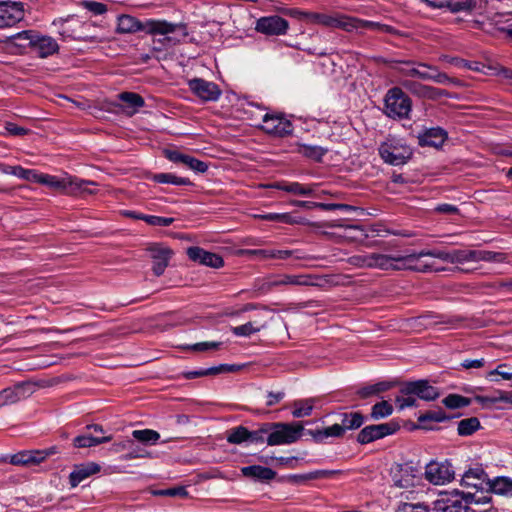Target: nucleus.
I'll return each instance as SVG.
<instances>
[{"mask_svg":"<svg viewBox=\"0 0 512 512\" xmlns=\"http://www.w3.org/2000/svg\"><path fill=\"white\" fill-rule=\"evenodd\" d=\"M178 27V24L170 23L165 20L149 19L145 22H140L135 17L126 14L120 15L117 18V32L121 34L145 31L153 35H168L175 32Z\"/></svg>","mask_w":512,"mask_h":512,"instance_id":"obj_1","label":"nucleus"},{"mask_svg":"<svg viewBox=\"0 0 512 512\" xmlns=\"http://www.w3.org/2000/svg\"><path fill=\"white\" fill-rule=\"evenodd\" d=\"M378 152L384 163L392 166H400L406 164L412 157V149L407 143L395 136H389L383 141Z\"/></svg>","mask_w":512,"mask_h":512,"instance_id":"obj_2","label":"nucleus"},{"mask_svg":"<svg viewBox=\"0 0 512 512\" xmlns=\"http://www.w3.org/2000/svg\"><path fill=\"white\" fill-rule=\"evenodd\" d=\"M322 26L328 28H339L347 32L358 31L362 29H371V30H384L386 26L381 25L377 22L366 21L362 19H357L353 17H349L340 13H324L323 19L321 22Z\"/></svg>","mask_w":512,"mask_h":512,"instance_id":"obj_3","label":"nucleus"},{"mask_svg":"<svg viewBox=\"0 0 512 512\" xmlns=\"http://www.w3.org/2000/svg\"><path fill=\"white\" fill-rule=\"evenodd\" d=\"M412 109L411 99L399 87L389 89L384 98V113L393 119H407Z\"/></svg>","mask_w":512,"mask_h":512,"instance_id":"obj_4","label":"nucleus"},{"mask_svg":"<svg viewBox=\"0 0 512 512\" xmlns=\"http://www.w3.org/2000/svg\"><path fill=\"white\" fill-rule=\"evenodd\" d=\"M266 442L270 446L287 445L298 441L304 430L302 423H272Z\"/></svg>","mask_w":512,"mask_h":512,"instance_id":"obj_5","label":"nucleus"},{"mask_svg":"<svg viewBox=\"0 0 512 512\" xmlns=\"http://www.w3.org/2000/svg\"><path fill=\"white\" fill-rule=\"evenodd\" d=\"M432 512H468L465 492L453 490L440 493L433 502Z\"/></svg>","mask_w":512,"mask_h":512,"instance_id":"obj_6","label":"nucleus"},{"mask_svg":"<svg viewBox=\"0 0 512 512\" xmlns=\"http://www.w3.org/2000/svg\"><path fill=\"white\" fill-rule=\"evenodd\" d=\"M424 476L433 485H445L455 478V471L448 461H431L425 467Z\"/></svg>","mask_w":512,"mask_h":512,"instance_id":"obj_7","label":"nucleus"},{"mask_svg":"<svg viewBox=\"0 0 512 512\" xmlns=\"http://www.w3.org/2000/svg\"><path fill=\"white\" fill-rule=\"evenodd\" d=\"M58 33L63 38L82 39L87 36V28L90 24L84 23L79 17L71 15L53 21Z\"/></svg>","mask_w":512,"mask_h":512,"instance_id":"obj_8","label":"nucleus"},{"mask_svg":"<svg viewBox=\"0 0 512 512\" xmlns=\"http://www.w3.org/2000/svg\"><path fill=\"white\" fill-rule=\"evenodd\" d=\"M434 250L421 251L416 254H408L401 256V270L409 269L417 272H428L436 270L434 267V262L431 258H436L431 253Z\"/></svg>","mask_w":512,"mask_h":512,"instance_id":"obj_9","label":"nucleus"},{"mask_svg":"<svg viewBox=\"0 0 512 512\" xmlns=\"http://www.w3.org/2000/svg\"><path fill=\"white\" fill-rule=\"evenodd\" d=\"M288 29V21L278 15L260 17L255 23V30L267 36L285 35Z\"/></svg>","mask_w":512,"mask_h":512,"instance_id":"obj_10","label":"nucleus"},{"mask_svg":"<svg viewBox=\"0 0 512 512\" xmlns=\"http://www.w3.org/2000/svg\"><path fill=\"white\" fill-rule=\"evenodd\" d=\"M399 429L396 422L381 423L364 427L357 436L361 444H367L388 435L394 434Z\"/></svg>","mask_w":512,"mask_h":512,"instance_id":"obj_11","label":"nucleus"},{"mask_svg":"<svg viewBox=\"0 0 512 512\" xmlns=\"http://www.w3.org/2000/svg\"><path fill=\"white\" fill-rule=\"evenodd\" d=\"M21 37H24V40H29L27 43L30 44L31 50L41 58L51 56L59 50L56 40L50 36L35 32L34 38H29L27 33L22 34Z\"/></svg>","mask_w":512,"mask_h":512,"instance_id":"obj_12","label":"nucleus"},{"mask_svg":"<svg viewBox=\"0 0 512 512\" xmlns=\"http://www.w3.org/2000/svg\"><path fill=\"white\" fill-rule=\"evenodd\" d=\"M261 128L268 134L274 136H286L292 133V123L281 115L266 113L262 118Z\"/></svg>","mask_w":512,"mask_h":512,"instance_id":"obj_13","label":"nucleus"},{"mask_svg":"<svg viewBox=\"0 0 512 512\" xmlns=\"http://www.w3.org/2000/svg\"><path fill=\"white\" fill-rule=\"evenodd\" d=\"M489 477L482 466L470 467L461 478V486L475 489L476 492L486 491Z\"/></svg>","mask_w":512,"mask_h":512,"instance_id":"obj_14","label":"nucleus"},{"mask_svg":"<svg viewBox=\"0 0 512 512\" xmlns=\"http://www.w3.org/2000/svg\"><path fill=\"white\" fill-rule=\"evenodd\" d=\"M188 86L203 101H217L221 95V90L217 84L202 78L191 79Z\"/></svg>","mask_w":512,"mask_h":512,"instance_id":"obj_15","label":"nucleus"},{"mask_svg":"<svg viewBox=\"0 0 512 512\" xmlns=\"http://www.w3.org/2000/svg\"><path fill=\"white\" fill-rule=\"evenodd\" d=\"M24 18V6L21 2H0V27L13 26Z\"/></svg>","mask_w":512,"mask_h":512,"instance_id":"obj_16","label":"nucleus"},{"mask_svg":"<svg viewBox=\"0 0 512 512\" xmlns=\"http://www.w3.org/2000/svg\"><path fill=\"white\" fill-rule=\"evenodd\" d=\"M420 476L421 473L418 468L412 464H404L394 472L393 483L399 488H411L421 480Z\"/></svg>","mask_w":512,"mask_h":512,"instance_id":"obj_17","label":"nucleus"},{"mask_svg":"<svg viewBox=\"0 0 512 512\" xmlns=\"http://www.w3.org/2000/svg\"><path fill=\"white\" fill-rule=\"evenodd\" d=\"M153 261L152 270L156 276L164 273L172 256V251L162 244H152L146 249Z\"/></svg>","mask_w":512,"mask_h":512,"instance_id":"obj_18","label":"nucleus"},{"mask_svg":"<svg viewBox=\"0 0 512 512\" xmlns=\"http://www.w3.org/2000/svg\"><path fill=\"white\" fill-rule=\"evenodd\" d=\"M437 259L451 264L477 262V250L456 249L452 251L434 250L432 253Z\"/></svg>","mask_w":512,"mask_h":512,"instance_id":"obj_19","label":"nucleus"},{"mask_svg":"<svg viewBox=\"0 0 512 512\" xmlns=\"http://www.w3.org/2000/svg\"><path fill=\"white\" fill-rule=\"evenodd\" d=\"M55 449L21 451L9 457V462L13 465L31 466L41 463L48 455L54 454Z\"/></svg>","mask_w":512,"mask_h":512,"instance_id":"obj_20","label":"nucleus"},{"mask_svg":"<svg viewBox=\"0 0 512 512\" xmlns=\"http://www.w3.org/2000/svg\"><path fill=\"white\" fill-rule=\"evenodd\" d=\"M36 183H41L55 190L64 192H73V186H76L78 189L81 188V184L77 180H72L66 177L60 178L57 176L41 173L37 174Z\"/></svg>","mask_w":512,"mask_h":512,"instance_id":"obj_21","label":"nucleus"},{"mask_svg":"<svg viewBox=\"0 0 512 512\" xmlns=\"http://www.w3.org/2000/svg\"><path fill=\"white\" fill-rule=\"evenodd\" d=\"M187 255L192 261L208 267L220 268L224 265V261L221 256L216 253L206 251L200 247L188 248Z\"/></svg>","mask_w":512,"mask_h":512,"instance_id":"obj_22","label":"nucleus"},{"mask_svg":"<svg viewBox=\"0 0 512 512\" xmlns=\"http://www.w3.org/2000/svg\"><path fill=\"white\" fill-rule=\"evenodd\" d=\"M30 384L20 383L14 387H9L0 391V407L8 404H13L25 397L30 393Z\"/></svg>","mask_w":512,"mask_h":512,"instance_id":"obj_23","label":"nucleus"},{"mask_svg":"<svg viewBox=\"0 0 512 512\" xmlns=\"http://www.w3.org/2000/svg\"><path fill=\"white\" fill-rule=\"evenodd\" d=\"M407 391L414 393L416 398L424 401H433L439 397L437 388L433 387L426 380H419L407 384Z\"/></svg>","mask_w":512,"mask_h":512,"instance_id":"obj_24","label":"nucleus"},{"mask_svg":"<svg viewBox=\"0 0 512 512\" xmlns=\"http://www.w3.org/2000/svg\"><path fill=\"white\" fill-rule=\"evenodd\" d=\"M395 69L403 76L417 77L423 80H427L430 77L429 69L430 66L423 63L414 62H398V66Z\"/></svg>","mask_w":512,"mask_h":512,"instance_id":"obj_25","label":"nucleus"},{"mask_svg":"<svg viewBox=\"0 0 512 512\" xmlns=\"http://www.w3.org/2000/svg\"><path fill=\"white\" fill-rule=\"evenodd\" d=\"M433 7L448 6L452 12L471 11L476 7L477 0H423Z\"/></svg>","mask_w":512,"mask_h":512,"instance_id":"obj_26","label":"nucleus"},{"mask_svg":"<svg viewBox=\"0 0 512 512\" xmlns=\"http://www.w3.org/2000/svg\"><path fill=\"white\" fill-rule=\"evenodd\" d=\"M95 473L96 463L94 462L75 465L73 471L69 475L70 484L72 487H76Z\"/></svg>","mask_w":512,"mask_h":512,"instance_id":"obj_27","label":"nucleus"},{"mask_svg":"<svg viewBox=\"0 0 512 512\" xmlns=\"http://www.w3.org/2000/svg\"><path fill=\"white\" fill-rule=\"evenodd\" d=\"M447 133L442 128H431L419 137V144L439 148L445 142Z\"/></svg>","mask_w":512,"mask_h":512,"instance_id":"obj_28","label":"nucleus"},{"mask_svg":"<svg viewBox=\"0 0 512 512\" xmlns=\"http://www.w3.org/2000/svg\"><path fill=\"white\" fill-rule=\"evenodd\" d=\"M119 100L121 101L123 111L130 116L144 106V99L139 94L133 92L121 93Z\"/></svg>","mask_w":512,"mask_h":512,"instance_id":"obj_29","label":"nucleus"},{"mask_svg":"<svg viewBox=\"0 0 512 512\" xmlns=\"http://www.w3.org/2000/svg\"><path fill=\"white\" fill-rule=\"evenodd\" d=\"M485 492L512 497V479L504 476L495 477L494 479L489 478V485H487Z\"/></svg>","mask_w":512,"mask_h":512,"instance_id":"obj_30","label":"nucleus"},{"mask_svg":"<svg viewBox=\"0 0 512 512\" xmlns=\"http://www.w3.org/2000/svg\"><path fill=\"white\" fill-rule=\"evenodd\" d=\"M401 256L393 257L384 254L372 253L371 268L382 270H401Z\"/></svg>","mask_w":512,"mask_h":512,"instance_id":"obj_31","label":"nucleus"},{"mask_svg":"<svg viewBox=\"0 0 512 512\" xmlns=\"http://www.w3.org/2000/svg\"><path fill=\"white\" fill-rule=\"evenodd\" d=\"M401 85L414 95L423 98L434 99L438 96L437 90L433 87L423 85L413 80H403Z\"/></svg>","mask_w":512,"mask_h":512,"instance_id":"obj_32","label":"nucleus"},{"mask_svg":"<svg viewBox=\"0 0 512 512\" xmlns=\"http://www.w3.org/2000/svg\"><path fill=\"white\" fill-rule=\"evenodd\" d=\"M272 187L299 196H311L314 192V188L312 186L303 185L298 182L282 181L275 183Z\"/></svg>","mask_w":512,"mask_h":512,"instance_id":"obj_33","label":"nucleus"},{"mask_svg":"<svg viewBox=\"0 0 512 512\" xmlns=\"http://www.w3.org/2000/svg\"><path fill=\"white\" fill-rule=\"evenodd\" d=\"M241 473L245 477L260 481L272 480L276 475V473L272 469L260 465H251L243 467L241 469Z\"/></svg>","mask_w":512,"mask_h":512,"instance_id":"obj_34","label":"nucleus"},{"mask_svg":"<svg viewBox=\"0 0 512 512\" xmlns=\"http://www.w3.org/2000/svg\"><path fill=\"white\" fill-rule=\"evenodd\" d=\"M317 402L316 398H306L295 400L292 403V415L295 418L308 417L312 414V411Z\"/></svg>","mask_w":512,"mask_h":512,"instance_id":"obj_35","label":"nucleus"},{"mask_svg":"<svg viewBox=\"0 0 512 512\" xmlns=\"http://www.w3.org/2000/svg\"><path fill=\"white\" fill-rule=\"evenodd\" d=\"M308 434L311 435L316 442H323L329 437H341L344 434V427L340 424H334L324 429L309 430Z\"/></svg>","mask_w":512,"mask_h":512,"instance_id":"obj_36","label":"nucleus"},{"mask_svg":"<svg viewBox=\"0 0 512 512\" xmlns=\"http://www.w3.org/2000/svg\"><path fill=\"white\" fill-rule=\"evenodd\" d=\"M273 286L292 285L308 286L311 284L310 277L307 275H281L271 283Z\"/></svg>","mask_w":512,"mask_h":512,"instance_id":"obj_37","label":"nucleus"},{"mask_svg":"<svg viewBox=\"0 0 512 512\" xmlns=\"http://www.w3.org/2000/svg\"><path fill=\"white\" fill-rule=\"evenodd\" d=\"M297 151L307 158L315 161H321L322 157L326 154L327 149L316 145L300 144Z\"/></svg>","mask_w":512,"mask_h":512,"instance_id":"obj_38","label":"nucleus"},{"mask_svg":"<svg viewBox=\"0 0 512 512\" xmlns=\"http://www.w3.org/2000/svg\"><path fill=\"white\" fill-rule=\"evenodd\" d=\"M152 180L161 184H173L177 186H186L190 184L188 178L178 177L172 173H158L152 176Z\"/></svg>","mask_w":512,"mask_h":512,"instance_id":"obj_39","label":"nucleus"},{"mask_svg":"<svg viewBox=\"0 0 512 512\" xmlns=\"http://www.w3.org/2000/svg\"><path fill=\"white\" fill-rule=\"evenodd\" d=\"M6 174L14 175L18 178L36 182L38 172L32 169H25L21 166H6L3 169Z\"/></svg>","mask_w":512,"mask_h":512,"instance_id":"obj_40","label":"nucleus"},{"mask_svg":"<svg viewBox=\"0 0 512 512\" xmlns=\"http://www.w3.org/2000/svg\"><path fill=\"white\" fill-rule=\"evenodd\" d=\"M493 262V263H507L509 262L508 255L502 252L477 250V262Z\"/></svg>","mask_w":512,"mask_h":512,"instance_id":"obj_41","label":"nucleus"},{"mask_svg":"<svg viewBox=\"0 0 512 512\" xmlns=\"http://www.w3.org/2000/svg\"><path fill=\"white\" fill-rule=\"evenodd\" d=\"M132 436L144 444H155L160 439V434L152 429L134 430Z\"/></svg>","mask_w":512,"mask_h":512,"instance_id":"obj_42","label":"nucleus"},{"mask_svg":"<svg viewBox=\"0 0 512 512\" xmlns=\"http://www.w3.org/2000/svg\"><path fill=\"white\" fill-rule=\"evenodd\" d=\"M363 416L359 412L344 413L342 415L341 424L346 430L357 429L363 424Z\"/></svg>","mask_w":512,"mask_h":512,"instance_id":"obj_43","label":"nucleus"},{"mask_svg":"<svg viewBox=\"0 0 512 512\" xmlns=\"http://www.w3.org/2000/svg\"><path fill=\"white\" fill-rule=\"evenodd\" d=\"M265 327V324H259L257 322H247L243 325H239L232 328V332L236 336L248 337L252 334L259 332Z\"/></svg>","mask_w":512,"mask_h":512,"instance_id":"obj_44","label":"nucleus"},{"mask_svg":"<svg viewBox=\"0 0 512 512\" xmlns=\"http://www.w3.org/2000/svg\"><path fill=\"white\" fill-rule=\"evenodd\" d=\"M480 428V422L476 417L466 418L458 423V434L461 436H469Z\"/></svg>","mask_w":512,"mask_h":512,"instance_id":"obj_45","label":"nucleus"},{"mask_svg":"<svg viewBox=\"0 0 512 512\" xmlns=\"http://www.w3.org/2000/svg\"><path fill=\"white\" fill-rule=\"evenodd\" d=\"M249 430L243 426L235 427L228 431L227 441L231 444H241L248 442Z\"/></svg>","mask_w":512,"mask_h":512,"instance_id":"obj_46","label":"nucleus"},{"mask_svg":"<svg viewBox=\"0 0 512 512\" xmlns=\"http://www.w3.org/2000/svg\"><path fill=\"white\" fill-rule=\"evenodd\" d=\"M393 407L387 401H381L373 405L371 409V418L379 420L392 414Z\"/></svg>","mask_w":512,"mask_h":512,"instance_id":"obj_47","label":"nucleus"},{"mask_svg":"<svg viewBox=\"0 0 512 512\" xmlns=\"http://www.w3.org/2000/svg\"><path fill=\"white\" fill-rule=\"evenodd\" d=\"M400 410L417 405V398L414 393L407 391V385L401 390V394L395 399Z\"/></svg>","mask_w":512,"mask_h":512,"instance_id":"obj_48","label":"nucleus"},{"mask_svg":"<svg viewBox=\"0 0 512 512\" xmlns=\"http://www.w3.org/2000/svg\"><path fill=\"white\" fill-rule=\"evenodd\" d=\"M448 419L446 414L442 410L437 411H429L427 413L421 414L418 416V422L422 425L423 428L428 429L427 426H425V423L427 421H434L437 423L444 422Z\"/></svg>","mask_w":512,"mask_h":512,"instance_id":"obj_49","label":"nucleus"},{"mask_svg":"<svg viewBox=\"0 0 512 512\" xmlns=\"http://www.w3.org/2000/svg\"><path fill=\"white\" fill-rule=\"evenodd\" d=\"M442 402L447 408L450 409H457L468 406L470 404V400L468 398L458 394H449L443 399Z\"/></svg>","mask_w":512,"mask_h":512,"instance_id":"obj_50","label":"nucleus"},{"mask_svg":"<svg viewBox=\"0 0 512 512\" xmlns=\"http://www.w3.org/2000/svg\"><path fill=\"white\" fill-rule=\"evenodd\" d=\"M259 218L266 221H277L286 224L299 223V221L289 213H267L264 215H260Z\"/></svg>","mask_w":512,"mask_h":512,"instance_id":"obj_51","label":"nucleus"},{"mask_svg":"<svg viewBox=\"0 0 512 512\" xmlns=\"http://www.w3.org/2000/svg\"><path fill=\"white\" fill-rule=\"evenodd\" d=\"M483 492L484 491L480 492V495L477 494L478 492L465 493V499L467 501V508L469 507V504H478V505L490 504L491 503V496L489 495L490 492H486V494H484Z\"/></svg>","mask_w":512,"mask_h":512,"instance_id":"obj_52","label":"nucleus"},{"mask_svg":"<svg viewBox=\"0 0 512 512\" xmlns=\"http://www.w3.org/2000/svg\"><path fill=\"white\" fill-rule=\"evenodd\" d=\"M307 259V257L301 253L299 250H275L272 249L271 259Z\"/></svg>","mask_w":512,"mask_h":512,"instance_id":"obj_53","label":"nucleus"},{"mask_svg":"<svg viewBox=\"0 0 512 512\" xmlns=\"http://www.w3.org/2000/svg\"><path fill=\"white\" fill-rule=\"evenodd\" d=\"M24 33H27L29 38H34V31L25 30L10 36L11 44L22 49L30 48V44L27 43L29 40H24V37H21Z\"/></svg>","mask_w":512,"mask_h":512,"instance_id":"obj_54","label":"nucleus"},{"mask_svg":"<svg viewBox=\"0 0 512 512\" xmlns=\"http://www.w3.org/2000/svg\"><path fill=\"white\" fill-rule=\"evenodd\" d=\"M142 220L151 226H162V227L170 226L174 222V218L161 217V216H155V215H146V217H142Z\"/></svg>","mask_w":512,"mask_h":512,"instance_id":"obj_55","label":"nucleus"},{"mask_svg":"<svg viewBox=\"0 0 512 512\" xmlns=\"http://www.w3.org/2000/svg\"><path fill=\"white\" fill-rule=\"evenodd\" d=\"M184 165L186 167H188L189 169H191L195 172H198V173H204L208 170L207 163H205L197 158H194L190 155L187 156Z\"/></svg>","mask_w":512,"mask_h":512,"instance_id":"obj_56","label":"nucleus"},{"mask_svg":"<svg viewBox=\"0 0 512 512\" xmlns=\"http://www.w3.org/2000/svg\"><path fill=\"white\" fill-rule=\"evenodd\" d=\"M73 444L77 448L93 447L96 445V438L91 433L81 434L74 438Z\"/></svg>","mask_w":512,"mask_h":512,"instance_id":"obj_57","label":"nucleus"},{"mask_svg":"<svg viewBox=\"0 0 512 512\" xmlns=\"http://www.w3.org/2000/svg\"><path fill=\"white\" fill-rule=\"evenodd\" d=\"M270 433L269 424H265L259 430L249 431L248 442L249 443H263L265 441L264 435Z\"/></svg>","mask_w":512,"mask_h":512,"instance_id":"obj_58","label":"nucleus"},{"mask_svg":"<svg viewBox=\"0 0 512 512\" xmlns=\"http://www.w3.org/2000/svg\"><path fill=\"white\" fill-rule=\"evenodd\" d=\"M221 346L220 342H200L193 345H188L185 348L196 352H205L208 350H215Z\"/></svg>","mask_w":512,"mask_h":512,"instance_id":"obj_59","label":"nucleus"},{"mask_svg":"<svg viewBox=\"0 0 512 512\" xmlns=\"http://www.w3.org/2000/svg\"><path fill=\"white\" fill-rule=\"evenodd\" d=\"M164 156L171 162L181 163L184 165L188 154H184L178 150L166 149L164 150Z\"/></svg>","mask_w":512,"mask_h":512,"instance_id":"obj_60","label":"nucleus"},{"mask_svg":"<svg viewBox=\"0 0 512 512\" xmlns=\"http://www.w3.org/2000/svg\"><path fill=\"white\" fill-rule=\"evenodd\" d=\"M4 130L5 132H3V134H8L12 136H24L28 133V129L17 126L12 122H6L4 124Z\"/></svg>","mask_w":512,"mask_h":512,"instance_id":"obj_61","label":"nucleus"},{"mask_svg":"<svg viewBox=\"0 0 512 512\" xmlns=\"http://www.w3.org/2000/svg\"><path fill=\"white\" fill-rule=\"evenodd\" d=\"M372 254L368 255H356L349 258V262L352 265L358 267H368L371 268Z\"/></svg>","mask_w":512,"mask_h":512,"instance_id":"obj_62","label":"nucleus"},{"mask_svg":"<svg viewBox=\"0 0 512 512\" xmlns=\"http://www.w3.org/2000/svg\"><path fill=\"white\" fill-rule=\"evenodd\" d=\"M149 456V453L142 447L136 446L132 448L128 453L122 455L123 460H131L138 458H146Z\"/></svg>","mask_w":512,"mask_h":512,"instance_id":"obj_63","label":"nucleus"},{"mask_svg":"<svg viewBox=\"0 0 512 512\" xmlns=\"http://www.w3.org/2000/svg\"><path fill=\"white\" fill-rule=\"evenodd\" d=\"M242 254L248 256H256L261 259H271L272 249H247Z\"/></svg>","mask_w":512,"mask_h":512,"instance_id":"obj_64","label":"nucleus"}]
</instances>
